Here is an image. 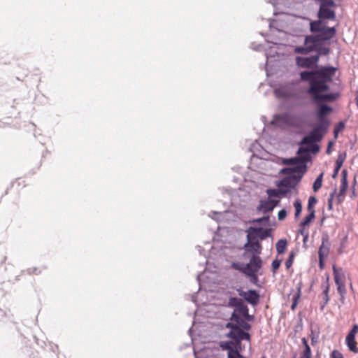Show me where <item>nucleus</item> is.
I'll return each instance as SVG.
<instances>
[{"label": "nucleus", "instance_id": "bb28decb", "mask_svg": "<svg viewBox=\"0 0 358 358\" xmlns=\"http://www.w3.org/2000/svg\"><path fill=\"white\" fill-rule=\"evenodd\" d=\"M348 185L347 178H345V176H343V177L341 178V185L340 187L339 196L342 195L343 194H344L345 192V191L348 189Z\"/></svg>", "mask_w": 358, "mask_h": 358}, {"label": "nucleus", "instance_id": "ddd939ff", "mask_svg": "<svg viewBox=\"0 0 358 358\" xmlns=\"http://www.w3.org/2000/svg\"><path fill=\"white\" fill-rule=\"evenodd\" d=\"M329 251V244L327 238H322V243L319 248L318 255L320 259V267H322V261L324 257H327Z\"/></svg>", "mask_w": 358, "mask_h": 358}, {"label": "nucleus", "instance_id": "412c9836", "mask_svg": "<svg viewBox=\"0 0 358 358\" xmlns=\"http://www.w3.org/2000/svg\"><path fill=\"white\" fill-rule=\"evenodd\" d=\"M345 158V154L338 155L337 160L336 162V167H335L334 173L332 176L333 178L336 177L341 167L342 166V165L343 164Z\"/></svg>", "mask_w": 358, "mask_h": 358}, {"label": "nucleus", "instance_id": "37998d69", "mask_svg": "<svg viewBox=\"0 0 358 358\" xmlns=\"http://www.w3.org/2000/svg\"><path fill=\"white\" fill-rule=\"evenodd\" d=\"M299 233L301 234L303 236H304V234H308L307 231H306V230L303 228L300 229L299 230Z\"/></svg>", "mask_w": 358, "mask_h": 358}, {"label": "nucleus", "instance_id": "c756f323", "mask_svg": "<svg viewBox=\"0 0 358 358\" xmlns=\"http://www.w3.org/2000/svg\"><path fill=\"white\" fill-rule=\"evenodd\" d=\"M266 193L269 198L274 197V196H276V197L280 196L278 189H267Z\"/></svg>", "mask_w": 358, "mask_h": 358}, {"label": "nucleus", "instance_id": "72a5a7b5", "mask_svg": "<svg viewBox=\"0 0 358 358\" xmlns=\"http://www.w3.org/2000/svg\"><path fill=\"white\" fill-rule=\"evenodd\" d=\"M331 358H343V356L339 351L334 350L331 352Z\"/></svg>", "mask_w": 358, "mask_h": 358}, {"label": "nucleus", "instance_id": "393cba45", "mask_svg": "<svg viewBox=\"0 0 358 358\" xmlns=\"http://www.w3.org/2000/svg\"><path fill=\"white\" fill-rule=\"evenodd\" d=\"M244 302L241 299L236 297H231L229 300V306L231 307H234L235 308H238Z\"/></svg>", "mask_w": 358, "mask_h": 358}, {"label": "nucleus", "instance_id": "c03bdc74", "mask_svg": "<svg viewBox=\"0 0 358 358\" xmlns=\"http://www.w3.org/2000/svg\"><path fill=\"white\" fill-rule=\"evenodd\" d=\"M308 234H304V236H303V242H306V241L308 239Z\"/></svg>", "mask_w": 358, "mask_h": 358}, {"label": "nucleus", "instance_id": "473e14b6", "mask_svg": "<svg viewBox=\"0 0 358 358\" xmlns=\"http://www.w3.org/2000/svg\"><path fill=\"white\" fill-rule=\"evenodd\" d=\"M286 216H287V211L285 209L280 210L278 214V218L279 220H285Z\"/></svg>", "mask_w": 358, "mask_h": 358}, {"label": "nucleus", "instance_id": "ea45409f", "mask_svg": "<svg viewBox=\"0 0 358 358\" xmlns=\"http://www.w3.org/2000/svg\"><path fill=\"white\" fill-rule=\"evenodd\" d=\"M268 217H264L262 218H259V219H257V220H255L253 221V222H258V223H261L263 220L264 221H268Z\"/></svg>", "mask_w": 358, "mask_h": 358}, {"label": "nucleus", "instance_id": "0eeeda50", "mask_svg": "<svg viewBox=\"0 0 358 358\" xmlns=\"http://www.w3.org/2000/svg\"><path fill=\"white\" fill-rule=\"evenodd\" d=\"M231 330L227 334V337L230 338L237 346H240L243 340L250 341V336L248 333L237 327H229Z\"/></svg>", "mask_w": 358, "mask_h": 358}, {"label": "nucleus", "instance_id": "aec40b11", "mask_svg": "<svg viewBox=\"0 0 358 358\" xmlns=\"http://www.w3.org/2000/svg\"><path fill=\"white\" fill-rule=\"evenodd\" d=\"M296 292L294 294L292 298V309H294L298 303V300L299 299L301 295V289H302V282L300 280L296 285Z\"/></svg>", "mask_w": 358, "mask_h": 358}, {"label": "nucleus", "instance_id": "2f4dec72", "mask_svg": "<svg viewBox=\"0 0 358 358\" xmlns=\"http://www.w3.org/2000/svg\"><path fill=\"white\" fill-rule=\"evenodd\" d=\"M293 258H294V254L292 253V254H290L289 257L287 259V261L285 262V266H286L287 268H289L292 266V265L293 264Z\"/></svg>", "mask_w": 358, "mask_h": 358}, {"label": "nucleus", "instance_id": "9b49d317", "mask_svg": "<svg viewBox=\"0 0 358 358\" xmlns=\"http://www.w3.org/2000/svg\"><path fill=\"white\" fill-rule=\"evenodd\" d=\"M238 294L249 303L255 306L258 303L259 295L255 290L243 291L239 290Z\"/></svg>", "mask_w": 358, "mask_h": 358}, {"label": "nucleus", "instance_id": "5701e85b", "mask_svg": "<svg viewBox=\"0 0 358 358\" xmlns=\"http://www.w3.org/2000/svg\"><path fill=\"white\" fill-rule=\"evenodd\" d=\"M287 241L285 239H280L276 243V250L278 254H283L287 247Z\"/></svg>", "mask_w": 358, "mask_h": 358}, {"label": "nucleus", "instance_id": "6e6552de", "mask_svg": "<svg viewBox=\"0 0 358 358\" xmlns=\"http://www.w3.org/2000/svg\"><path fill=\"white\" fill-rule=\"evenodd\" d=\"M270 234V229H264L261 227L255 228L250 227L247 230V238H252L253 241H257L260 243L261 241L265 239L266 237H268Z\"/></svg>", "mask_w": 358, "mask_h": 358}, {"label": "nucleus", "instance_id": "cd10ccee", "mask_svg": "<svg viewBox=\"0 0 358 358\" xmlns=\"http://www.w3.org/2000/svg\"><path fill=\"white\" fill-rule=\"evenodd\" d=\"M294 206L295 210H296L295 216L298 217L299 215V214L301 213V210H302V206H301V201L299 199L296 200L294 203Z\"/></svg>", "mask_w": 358, "mask_h": 358}, {"label": "nucleus", "instance_id": "6ab92c4d", "mask_svg": "<svg viewBox=\"0 0 358 358\" xmlns=\"http://www.w3.org/2000/svg\"><path fill=\"white\" fill-rule=\"evenodd\" d=\"M345 343L351 352L354 353H358V348L357 347V342L355 341V336L347 335Z\"/></svg>", "mask_w": 358, "mask_h": 358}, {"label": "nucleus", "instance_id": "f03ea898", "mask_svg": "<svg viewBox=\"0 0 358 358\" xmlns=\"http://www.w3.org/2000/svg\"><path fill=\"white\" fill-rule=\"evenodd\" d=\"M243 249L245 250L243 257H249V262L245 264L233 263L231 266L250 277L252 281L255 282L257 280V273L262 266V260L259 257L262 250V245L257 241L247 238V242L244 244Z\"/></svg>", "mask_w": 358, "mask_h": 358}, {"label": "nucleus", "instance_id": "b1692460", "mask_svg": "<svg viewBox=\"0 0 358 358\" xmlns=\"http://www.w3.org/2000/svg\"><path fill=\"white\" fill-rule=\"evenodd\" d=\"M315 210L309 211V214L306 216L303 221L301 223V227H306L309 225V224L311 222V221L315 218Z\"/></svg>", "mask_w": 358, "mask_h": 358}, {"label": "nucleus", "instance_id": "a19ab883", "mask_svg": "<svg viewBox=\"0 0 358 358\" xmlns=\"http://www.w3.org/2000/svg\"><path fill=\"white\" fill-rule=\"evenodd\" d=\"M237 355L234 354V352H228V358H238Z\"/></svg>", "mask_w": 358, "mask_h": 358}, {"label": "nucleus", "instance_id": "20e7f679", "mask_svg": "<svg viewBox=\"0 0 358 358\" xmlns=\"http://www.w3.org/2000/svg\"><path fill=\"white\" fill-rule=\"evenodd\" d=\"M310 22V30L313 33H317L315 35H310L306 37V43H316L318 45L322 44L324 41L331 39L336 34L334 27H327L322 20Z\"/></svg>", "mask_w": 358, "mask_h": 358}, {"label": "nucleus", "instance_id": "39448f33", "mask_svg": "<svg viewBox=\"0 0 358 358\" xmlns=\"http://www.w3.org/2000/svg\"><path fill=\"white\" fill-rule=\"evenodd\" d=\"M294 168H284L280 171L282 173L289 174V176L282 179L278 185L279 187H285L291 189L294 188L300 181L303 174L306 172V166L300 159Z\"/></svg>", "mask_w": 358, "mask_h": 358}, {"label": "nucleus", "instance_id": "a878e982", "mask_svg": "<svg viewBox=\"0 0 358 358\" xmlns=\"http://www.w3.org/2000/svg\"><path fill=\"white\" fill-rule=\"evenodd\" d=\"M322 177L323 173H322L315 180L313 186V189L315 192H317L321 188L322 185Z\"/></svg>", "mask_w": 358, "mask_h": 358}, {"label": "nucleus", "instance_id": "2eb2a0df", "mask_svg": "<svg viewBox=\"0 0 358 358\" xmlns=\"http://www.w3.org/2000/svg\"><path fill=\"white\" fill-rule=\"evenodd\" d=\"M231 315L243 317L248 321H251L253 319V317L249 315L248 308L244 303L238 308H235Z\"/></svg>", "mask_w": 358, "mask_h": 358}, {"label": "nucleus", "instance_id": "dca6fc26", "mask_svg": "<svg viewBox=\"0 0 358 358\" xmlns=\"http://www.w3.org/2000/svg\"><path fill=\"white\" fill-rule=\"evenodd\" d=\"M332 111V108L327 105H321L319 108V110L317 113V116L320 124H323V122H329L325 119V115L329 114Z\"/></svg>", "mask_w": 358, "mask_h": 358}, {"label": "nucleus", "instance_id": "a18cd8bd", "mask_svg": "<svg viewBox=\"0 0 358 358\" xmlns=\"http://www.w3.org/2000/svg\"><path fill=\"white\" fill-rule=\"evenodd\" d=\"M343 176H345V177L346 178V171L345 170H343L342 171V178L343 177Z\"/></svg>", "mask_w": 358, "mask_h": 358}, {"label": "nucleus", "instance_id": "4468645a", "mask_svg": "<svg viewBox=\"0 0 358 358\" xmlns=\"http://www.w3.org/2000/svg\"><path fill=\"white\" fill-rule=\"evenodd\" d=\"M318 17L320 19L334 20L336 17V14L329 8L325 7L324 5H320Z\"/></svg>", "mask_w": 358, "mask_h": 358}, {"label": "nucleus", "instance_id": "7c9ffc66", "mask_svg": "<svg viewBox=\"0 0 358 358\" xmlns=\"http://www.w3.org/2000/svg\"><path fill=\"white\" fill-rule=\"evenodd\" d=\"M281 260L280 259H275L274 261H273L272 262V271L273 273H275L276 271L279 268L280 264H281Z\"/></svg>", "mask_w": 358, "mask_h": 358}, {"label": "nucleus", "instance_id": "c85d7f7f", "mask_svg": "<svg viewBox=\"0 0 358 358\" xmlns=\"http://www.w3.org/2000/svg\"><path fill=\"white\" fill-rule=\"evenodd\" d=\"M316 203H317L316 198L314 196H310L308 199V211L315 210L313 209V206L316 204Z\"/></svg>", "mask_w": 358, "mask_h": 358}, {"label": "nucleus", "instance_id": "79ce46f5", "mask_svg": "<svg viewBox=\"0 0 358 358\" xmlns=\"http://www.w3.org/2000/svg\"><path fill=\"white\" fill-rule=\"evenodd\" d=\"M332 144H333L332 142H329V145H328V148L327 149V154H330L331 153V148Z\"/></svg>", "mask_w": 358, "mask_h": 358}, {"label": "nucleus", "instance_id": "c9c22d12", "mask_svg": "<svg viewBox=\"0 0 358 358\" xmlns=\"http://www.w3.org/2000/svg\"><path fill=\"white\" fill-rule=\"evenodd\" d=\"M328 292H329V286L327 285L325 288V289L324 290V305H326L328 301H329V296H328Z\"/></svg>", "mask_w": 358, "mask_h": 358}, {"label": "nucleus", "instance_id": "f704fd0d", "mask_svg": "<svg viewBox=\"0 0 358 358\" xmlns=\"http://www.w3.org/2000/svg\"><path fill=\"white\" fill-rule=\"evenodd\" d=\"M357 332H358V325L355 324L348 335L355 337V335L357 334Z\"/></svg>", "mask_w": 358, "mask_h": 358}, {"label": "nucleus", "instance_id": "58836bf2", "mask_svg": "<svg viewBox=\"0 0 358 358\" xmlns=\"http://www.w3.org/2000/svg\"><path fill=\"white\" fill-rule=\"evenodd\" d=\"M320 54H323V55H326L329 54V49L328 48H320Z\"/></svg>", "mask_w": 358, "mask_h": 358}, {"label": "nucleus", "instance_id": "9d476101", "mask_svg": "<svg viewBox=\"0 0 358 358\" xmlns=\"http://www.w3.org/2000/svg\"><path fill=\"white\" fill-rule=\"evenodd\" d=\"M319 60V55H313L309 57H297L296 59V64L302 68H310L317 64Z\"/></svg>", "mask_w": 358, "mask_h": 358}, {"label": "nucleus", "instance_id": "423d86ee", "mask_svg": "<svg viewBox=\"0 0 358 358\" xmlns=\"http://www.w3.org/2000/svg\"><path fill=\"white\" fill-rule=\"evenodd\" d=\"M333 273L338 292L339 293L341 299H343L346 294L345 283L348 278V275L345 271L342 268H338L336 266H333Z\"/></svg>", "mask_w": 358, "mask_h": 358}, {"label": "nucleus", "instance_id": "f3484780", "mask_svg": "<svg viewBox=\"0 0 358 358\" xmlns=\"http://www.w3.org/2000/svg\"><path fill=\"white\" fill-rule=\"evenodd\" d=\"M220 346L222 348V350H228V352H234L236 355H237L238 357H241V355L238 351V346L235 345V343H233L232 341H222L220 342Z\"/></svg>", "mask_w": 358, "mask_h": 358}, {"label": "nucleus", "instance_id": "1a4fd4ad", "mask_svg": "<svg viewBox=\"0 0 358 358\" xmlns=\"http://www.w3.org/2000/svg\"><path fill=\"white\" fill-rule=\"evenodd\" d=\"M248 320L241 317L231 315V322H228L226 327H237L239 329L249 330L251 327L250 324L247 322Z\"/></svg>", "mask_w": 358, "mask_h": 358}, {"label": "nucleus", "instance_id": "a211bd4d", "mask_svg": "<svg viewBox=\"0 0 358 358\" xmlns=\"http://www.w3.org/2000/svg\"><path fill=\"white\" fill-rule=\"evenodd\" d=\"M306 47H296L295 48V52L299 54H308V52L315 50L319 45L316 43H308L305 42Z\"/></svg>", "mask_w": 358, "mask_h": 358}, {"label": "nucleus", "instance_id": "f257e3e1", "mask_svg": "<svg viewBox=\"0 0 358 358\" xmlns=\"http://www.w3.org/2000/svg\"><path fill=\"white\" fill-rule=\"evenodd\" d=\"M336 71L337 69L333 66H320L315 71H302L300 73L301 80L309 83L306 92L314 102H332L339 97L338 92L326 93L329 90V83L332 82Z\"/></svg>", "mask_w": 358, "mask_h": 358}, {"label": "nucleus", "instance_id": "7ed1b4c3", "mask_svg": "<svg viewBox=\"0 0 358 358\" xmlns=\"http://www.w3.org/2000/svg\"><path fill=\"white\" fill-rule=\"evenodd\" d=\"M329 122H323L320 124L318 127L315 128L308 136H305L301 141V147L299 148L297 154L299 157H293L284 160V164H296L300 159L302 163H306L310 160L311 157L310 152L317 153L319 151V146L315 143L320 141L323 135L325 134L328 127Z\"/></svg>", "mask_w": 358, "mask_h": 358}, {"label": "nucleus", "instance_id": "4be33fe9", "mask_svg": "<svg viewBox=\"0 0 358 358\" xmlns=\"http://www.w3.org/2000/svg\"><path fill=\"white\" fill-rule=\"evenodd\" d=\"M302 343L305 347L301 358H311V350L308 344L307 340L303 338H302Z\"/></svg>", "mask_w": 358, "mask_h": 358}, {"label": "nucleus", "instance_id": "49530a36", "mask_svg": "<svg viewBox=\"0 0 358 358\" xmlns=\"http://www.w3.org/2000/svg\"><path fill=\"white\" fill-rule=\"evenodd\" d=\"M262 358H264V357H262Z\"/></svg>", "mask_w": 358, "mask_h": 358}, {"label": "nucleus", "instance_id": "4c0bfd02", "mask_svg": "<svg viewBox=\"0 0 358 358\" xmlns=\"http://www.w3.org/2000/svg\"><path fill=\"white\" fill-rule=\"evenodd\" d=\"M278 191H279V196H280V195H285L290 191V189L288 188H285V187H279Z\"/></svg>", "mask_w": 358, "mask_h": 358}, {"label": "nucleus", "instance_id": "e433bc0d", "mask_svg": "<svg viewBox=\"0 0 358 358\" xmlns=\"http://www.w3.org/2000/svg\"><path fill=\"white\" fill-rule=\"evenodd\" d=\"M334 196V193L331 194L329 196V198L328 199V208L329 210L332 209V205H333V199Z\"/></svg>", "mask_w": 358, "mask_h": 358}, {"label": "nucleus", "instance_id": "f8f14e48", "mask_svg": "<svg viewBox=\"0 0 358 358\" xmlns=\"http://www.w3.org/2000/svg\"><path fill=\"white\" fill-rule=\"evenodd\" d=\"M279 202V200L274 199L262 200L259 202L257 209L259 211L266 213L272 211Z\"/></svg>", "mask_w": 358, "mask_h": 358}]
</instances>
